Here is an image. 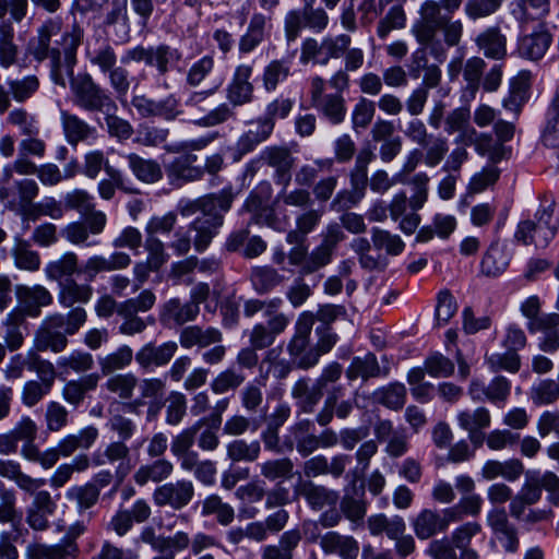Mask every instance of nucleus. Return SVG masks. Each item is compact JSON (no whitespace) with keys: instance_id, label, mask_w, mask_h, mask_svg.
<instances>
[{"instance_id":"20e7f679","label":"nucleus","mask_w":559,"mask_h":559,"mask_svg":"<svg viewBox=\"0 0 559 559\" xmlns=\"http://www.w3.org/2000/svg\"><path fill=\"white\" fill-rule=\"evenodd\" d=\"M420 20L413 26L417 41H429L433 32L442 31L448 47L456 46L463 34L461 21H452L436 0H426L419 8Z\"/></svg>"},{"instance_id":"ddd939ff","label":"nucleus","mask_w":559,"mask_h":559,"mask_svg":"<svg viewBox=\"0 0 559 559\" xmlns=\"http://www.w3.org/2000/svg\"><path fill=\"white\" fill-rule=\"evenodd\" d=\"M194 496L192 481L180 479L158 486L153 492V501L157 507H170L181 510L188 506Z\"/></svg>"},{"instance_id":"c756f323","label":"nucleus","mask_w":559,"mask_h":559,"mask_svg":"<svg viewBox=\"0 0 559 559\" xmlns=\"http://www.w3.org/2000/svg\"><path fill=\"white\" fill-rule=\"evenodd\" d=\"M0 477L10 479L23 491L33 495L46 485V479L34 478L22 471L21 464L13 460H0Z\"/></svg>"},{"instance_id":"3c124183","label":"nucleus","mask_w":559,"mask_h":559,"mask_svg":"<svg viewBox=\"0 0 559 559\" xmlns=\"http://www.w3.org/2000/svg\"><path fill=\"white\" fill-rule=\"evenodd\" d=\"M138 385V378L132 372L110 376L103 388L122 401L131 400Z\"/></svg>"},{"instance_id":"6e6d98bb","label":"nucleus","mask_w":559,"mask_h":559,"mask_svg":"<svg viewBox=\"0 0 559 559\" xmlns=\"http://www.w3.org/2000/svg\"><path fill=\"white\" fill-rule=\"evenodd\" d=\"M105 173L108 176V179H103L97 185V191L102 199L111 200L115 197L116 189L131 192V190L126 186V182L128 181L127 177L120 169L111 166L110 164H106Z\"/></svg>"},{"instance_id":"9b49d317","label":"nucleus","mask_w":559,"mask_h":559,"mask_svg":"<svg viewBox=\"0 0 559 559\" xmlns=\"http://www.w3.org/2000/svg\"><path fill=\"white\" fill-rule=\"evenodd\" d=\"M131 104L142 118L157 117L173 121L182 114L180 100L175 94H169L158 100L138 95L132 98Z\"/></svg>"},{"instance_id":"bb28decb","label":"nucleus","mask_w":559,"mask_h":559,"mask_svg":"<svg viewBox=\"0 0 559 559\" xmlns=\"http://www.w3.org/2000/svg\"><path fill=\"white\" fill-rule=\"evenodd\" d=\"M198 156L194 154H186L176 157L167 167V174L171 182L187 183L199 181L204 176L202 167L194 166Z\"/></svg>"},{"instance_id":"4468645a","label":"nucleus","mask_w":559,"mask_h":559,"mask_svg":"<svg viewBox=\"0 0 559 559\" xmlns=\"http://www.w3.org/2000/svg\"><path fill=\"white\" fill-rule=\"evenodd\" d=\"M252 74V63H240L235 68L226 87V98L233 107L243 106L253 100L254 86L250 81Z\"/></svg>"},{"instance_id":"a18cd8bd","label":"nucleus","mask_w":559,"mask_h":559,"mask_svg":"<svg viewBox=\"0 0 559 559\" xmlns=\"http://www.w3.org/2000/svg\"><path fill=\"white\" fill-rule=\"evenodd\" d=\"M250 280L254 290L264 295L282 285L285 276L271 266H258L252 270Z\"/></svg>"},{"instance_id":"f704fd0d","label":"nucleus","mask_w":559,"mask_h":559,"mask_svg":"<svg viewBox=\"0 0 559 559\" xmlns=\"http://www.w3.org/2000/svg\"><path fill=\"white\" fill-rule=\"evenodd\" d=\"M272 132L271 121H261L258 119L239 136L236 143L237 151L241 155L252 152L260 143L266 141Z\"/></svg>"},{"instance_id":"052dcab7","label":"nucleus","mask_w":559,"mask_h":559,"mask_svg":"<svg viewBox=\"0 0 559 559\" xmlns=\"http://www.w3.org/2000/svg\"><path fill=\"white\" fill-rule=\"evenodd\" d=\"M7 85L13 99L17 103H24L37 93L40 83L38 78L32 74L22 79H9Z\"/></svg>"},{"instance_id":"f8f14e48","label":"nucleus","mask_w":559,"mask_h":559,"mask_svg":"<svg viewBox=\"0 0 559 559\" xmlns=\"http://www.w3.org/2000/svg\"><path fill=\"white\" fill-rule=\"evenodd\" d=\"M14 293L19 304L16 308L23 312L24 318H38L41 309L53 302L52 294L39 284L33 286L19 284L14 287Z\"/></svg>"},{"instance_id":"58836bf2","label":"nucleus","mask_w":559,"mask_h":559,"mask_svg":"<svg viewBox=\"0 0 559 559\" xmlns=\"http://www.w3.org/2000/svg\"><path fill=\"white\" fill-rule=\"evenodd\" d=\"M558 487L559 477L555 473H526V504L536 502L542 496L543 488L552 491Z\"/></svg>"},{"instance_id":"e433bc0d","label":"nucleus","mask_w":559,"mask_h":559,"mask_svg":"<svg viewBox=\"0 0 559 559\" xmlns=\"http://www.w3.org/2000/svg\"><path fill=\"white\" fill-rule=\"evenodd\" d=\"M93 295L90 285L79 284L73 278H67L59 286L58 301L64 308H71L75 304H86Z\"/></svg>"},{"instance_id":"2eb2a0df","label":"nucleus","mask_w":559,"mask_h":559,"mask_svg":"<svg viewBox=\"0 0 559 559\" xmlns=\"http://www.w3.org/2000/svg\"><path fill=\"white\" fill-rule=\"evenodd\" d=\"M530 333L536 337L538 348L545 353L559 349V313H548L526 322Z\"/></svg>"},{"instance_id":"603ef678","label":"nucleus","mask_w":559,"mask_h":559,"mask_svg":"<svg viewBox=\"0 0 559 559\" xmlns=\"http://www.w3.org/2000/svg\"><path fill=\"white\" fill-rule=\"evenodd\" d=\"M133 356V350L130 346H119L115 352L98 358V365L102 373L108 376L115 371L129 367L132 362Z\"/></svg>"},{"instance_id":"de8ad7c7","label":"nucleus","mask_w":559,"mask_h":559,"mask_svg":"<svg viewBox=\"0 0 559 559\" xmlns=\"http://www.w3.org/2000/svg\"><path fill=\"white\" fill-rule=\"evenodd\" d=\"M382 374L377 357L373 354H367L364 357H355L346 370V377L349 380L361 378L367 381L370 378H377Z\"/></svg>"},{"instance_id":"4be33fe9","label":"nucleus","mask_w":559,"mask_h":559,"mask_svg":"<svg viewBox=\"0 0 559 559\" xmlns=\"http://www.w3.org/2000/svg\"><path fill=\"white\" fill-rule=\"evenodd\" d=\"M78 546L71 539H62L56 545L33 543L27 545L25 556L27 559H74Z\"/></svg>"},{"instance_id":"6ab92c4d","label":"nucleus","mask_w":559,"mask_h":559,"mask_svg":"<svg viewBox=\"0 0 559 559\" xmlns=\"http://www.w3.org/2000/svg\"><path fill=\"white\" fill-rule=\"evenodd\" d=\"M272 16L261 12L252 14L246 33L240 37L238 43V51L240 55L252 52L267 36L271 28Z\"/></svg>"},{"instance_id":"680f3d73","label":"nucleus","mask_w":559,"mask_h":559,"mask_svg":"<svg viewBox=\"0 0 559 559\" xmlns=\"http://www.w3.org/2000/svg\"><path fill=\"white\" fill-rule=\"evenodd\" d=\"M477 44L489 58L500 59L506 55V38L497 28H488L481 33Z\"/></svg>"},{"instance_id":"9d476101","label":"nucleus","mask_w":559,"mask_h":559,"mask_svg":"<svg viewBox=\"0 0 559 559\" xmlns=\"http://www.w3.org/2000/svg\"><path fill=\"white\" fill-rule=\"evenodd\" d=\"M106 224V214L98 211L87 216L85 221H75L66 225L61 230V236L73 246L97 247L100 245V240L95 237L104 231Z\"/></svg>"},{"instance_id":"6e6552de","label":"nucleus","mask_w":559,"mask_h":559,"mask_svg":"<svg viewBox=\"0 0 559 559\" xmlns=\"http://www.w3.org/2000/svg\"><path fill=\"white\" fill-rule=\"evenodd\" d=\"M326 81L316 75L310 79V102L313 108L332 124H341L347 112L346 100L338 93L324 94Z\"/></svg>"},{"instance_id":"f3484780","label":"nucleus","mask_w":559,"mask_h":559,"mask_svg":"<svg viewBox=\"0 0 559 559\" xmlns=\"http://www.w3.org/2000/svg\"><path fill=\"white\" fill-rule=\"evenodd\" d=\"M178 345L174 341L155 345L150 342L143 345L134 355V359L140 368L153 370L154 368L166 366L175 356Z\"/></svg>"},{"instance_id":"13d9d810","label":"nucleus","mask_w":559,"mask_h":559,"mask_svg":"<svg viewBox=\"0 0 559 559\" xmlns=\"http://www.w3.org/2000/svg\"><path fill=\"white\" fill-rule=\"evenodd\" d=\"M371 241L374 249L384 250L389 255H399L405 248V243L399 235L379 227L371 228Z\"/></svg>"},{"instance_id":"7c9ffc66","label":"nucleus","mask_w":559,"mask_h":559,"mask_svg":"<svg viewBox=\"0 0 559 559\" xmlns=\"http://www.w3.org/2000/svg\"><path fill=\"white\" fill-rule=\"evenodd\" d=\"M222 332L213 326L202 328L200 325H190L183 328L179 334V343L190 349L194 346L204 348L222 341Z\"/></svg>"},{"instance_id":"aec40b11","label":"nucleus","mask_w":559,"mask_h":559,"mask_svg":"<svg viewBox=\"0 0 559 559\" xmlns=\"http://www.w3.org/2000/svg\"><path fill=\"white\" fill-rule=\"evenodd\" d=\"M200 312L195 302H181L179 298L167 300L160 308L159 321L165 325H182L193 321Z\"/></svg>"},{"instance_id":"a878e982","label":"nucleus","mask_w":559,"mask_h":559,"mask_svg":"<svg viewBox=\"0 0 559 559\" xmlns=\"http://www.w3.org/2000/svg\"><path fill=\"white\" fill-rule=\"evenodd\" d=\"M510 261L511 252L508 247L495 241L487 248L483 255L480 271L486 276L496 277L508 269Z\"/></svg>"},{"instance_id":"338daca9","label":"nucleus","mask_w":559,"mask_h":559,"mask_svg":"<svg viewBox=\"0 0 559 559\" xmlns=\"http://www.w3.org/2000/svg\"><path fill=\"white\" fill-rule=\"evenodd\" d=\"M531 399L537 406L554 404L559 400V380L545 379L532 386Z\"/></svg>"},{"instance_id":"4c0bfd02","label":"nucleus","mask_w":559,"mask_h":559,"mask_svg":"<svg viewBox=\"0 0 559 559\" xmlns=\"http://www.w3.org/2000/svg\"><path fill=\"white\" fill-rule=\"evenodd\" d=\"M173 471L171 462L159 459L150 464L141 465L134 473L133 479L139 486H144L148 481L159 483L168 478Z\"/></svg>"},{"instance_id":"423d86ee","label":"nucleus","mask_w":559,"mask_h":559,"mask_svg":"<svg viewBox=\"0 0 559 559\" xmlns=\"http://www.w3.org/2000/svg\"><path fill=\"white\" fill-rule=\"evenodd\" d=\"M144 62L146 66L155 68L159 75H165L169 71H181L182 52L177 48L166 44L157 46H136L126 51L121 59L122 63Z\"/></svg>"},{"instance_id":"e2e57ef3","label":"nucleus","mask_w":559,"mask_h":559,"mask_svg":"<svg viewBox=\"0 0 559 559\" xmlns=\"http://www.w3.org/2000/svg\"><path fill=\"white\" fill-rule=\"evenodd\" d=\"M155 302V294L151 289H144L136 297L119 302L118 316H138L139 312H147L154 307Z\"/></svg>"},{"instance_id":"393cba45","label":"nucleus","mask_w":559,"mask_h":559,"mask_svg":"<svg viewBox=\"0 0 559 559\" xmlns=\"http://www.w3.org/2000/svg\"><path fill=\"white\" fill-rule=\"evenodd\" d=\"M294 492L296 496L304 497L308 504L314 510L335 506L338 501V493L336 491L324 486L316 485L311 480L299 481Z\"/></svg>"},{"instance_id":"dca6fc26","label":"nucleus","mask_w":559,"mask_h":559,"mask_svg":"<svg viewBox=\"0 0 559 559\" xmlns=\"http://www.w3.org/2000/svg\"><path fill=\"white\" fill-rule=\"evenodd\" d=\"M32 503L26 509L25 521L28 526L38 532L46 531L49 527V518L57 509V503L47 490H37Z\"/></svg>"},{"instance_id":"8fccbe9b","label":"nucleus","mask_w":559,"mask_h":559,"mask_svg":"<svg viewBox=\"0 0 559 559\" xmlns=\"http://www.w3.org/2000/svg\"><path fill=\"white\" fill-rule=\"evenodd\" d=\"M456 419L459 426L469 432L471 438L475 432L488 428L491 423L490 413L485 407L461 411L457 413Z\"/></svg>"},{"instance_id":"69168bd1","label":"nucleus","mask_w":559,"mask_h":559,"mask_svg":"<svg viewBox=\"0 0 559 559\" xmlns=\"http://www.w3.org/2000/svg\"><path fill=\"white\" fill-rule=\"evenodd\" d=\"M57 365L64 371L72 370L76 373H83L94 367V359L92 354L87 352L73 350L67 356L59 357Z\"/></svg>"},{"instance_id":"5701e85b","label":"nucleus","mask_w":559,"mask_h":559,"mask_svg":"<svg viewBox=\"0 0 559 559\" xmlns=\"http://www.w3.org/2000/svg\"><path fill=\"white\" fill-rule=\"evenodd\" d=\"M487 522L507 551L518 550L520 545L518 532L510 524L504 509L491 510L487 515Z\"/></svg>"},{"instance_id":"7ed1b4c3","label":"nucleus","mask_w":559,"mask_h":559,"mask_svg":"<svg viewBox=\"0 0 559 559\" xmlns=\"http://www.w3.org/2000/svg\"><path fill=\"white\" fill-rule=\"evenodd\" d=\"M87 313L81 307L73 308L67 314L52 313L40 323L36 334L37 347L40 350L51 349L60 353L68 345V335H74L86 322Z\"/></svg>"},{"instance_id":"0e129e2a","label":"nucleus","mask_w":559,"mask_h":559,"mask_svg":"<svg viewBox=\"0 0 559 559\" xmlns=\"http://www.w3.org/2000/svg\"><path fill=\"white\" fill-rule=\"evenodd\" d=\"M168 135L167 128L143 123L138 127L133 142L146 147H157L167 141Z\"/></svg>"},{"instance_id":"c03bdc74","label":"nucleus","mask_w":559,"mask_h":559,"mask_svg":"<svg viewBox=\"0 0 559 559\" xmlns=\"http://www.w3.org/2000/svg\"><path fill=\"white\" fill-rule=\"evenodd\" d=\"M551 44V35L544 23H536L532 26V32L526 35V58L539 60L544 57Z\"/></svg>"},{"instance_id":"a211bd4d","label":"nucleus","mask_w":559,"mask_h":559,"mask_svg":"<svg viewBox=\"0 0 559 559\" xmlns=\"http://www.w3.org/2000/svg\"><path fill=\"white\" fill-rule=\"evenodd\" d=\"M261 159L275 169L274 180L277 185L287 188L294 165V157L288 148L282 146H269L261 152Z\"/></svg>"},{"instance_id":"09e8293b","label":"nucleus","mask_w":559,"mask_h":559,"mask_svg":"<svg viewBox=\"0 0 559 559\" xmlns=\"http://www.w3.org/2000/svg\"><path fill=\"white\" fill-rule=\"evenodd\" d=\"M201 515H215L221 525H229L235 519L234 508L217 495H210L201 502Z\"/></svg>"},{"instance_id":"cd10ccee","label":"nucleus","mask_w":559,"mask_h":559,"mask_svg":"<svg viewBox=\"0 0 559 559\" xmlns=\"http://www.w3.org/2000/svg\"><path fill=\"white\" fill-rule=\"evenodd\" d=\"M60 119L66 140L70 145L75 146L80 142L96 138V129L78 115L61 110Z\"/></svg>"},{"instance_id":"774afa93","label":"nucleus","mask_w":559,"mask_h":559,"mask_svg":"<svg viewBox=\"0 0 559 559\" xmlns=\"http://www.w3.org/2000/svg\"><path fill=\"white\" fill-rule=\"evenodd\" d=\"M486 364L493 372L506 370L516 372L521 368V357L514 350L506 349L504 353L486 354Z\"/></svg>"},{"instance_id":"0eeeda50","label":"nucleus","mask_w":559,"mask_h":559,"mask_svg":"<svg viewBox=\"0 0 559 559\" xmlns=\"http://www.w3.org/2000/svg\"><path fill=\"white\" fill-rule=\"evenodd\" d=\"M352 45V37L347 34L325 36L321 40L312 37L306 38L300 48L301 63H316L326 66L331 59H338L344 50Z\"/></svg>"},{"instance_id":"39448f33","label":"nucleus","mask_w":559,"mask_h":559,"mask_svg":"<svg viewBox=\"0 0 559 559\" xmlns=\"http://www.w3.org/2000/svg\"><path fill=\"white\" fill-rule=\"evenodd\" d=\"M492 131L493 134L489 132L477 133L474 128H471L469 133L474 135L471 143L478 155L487 157L489 162L497 164L510 158L512 150L507 143L513 139L515 127L512 122L498 119L493 123Z\"/></svg>"},{"instance_id":"72a5a7b5","label":"nucleus","mask_w":559,"mask_h":559,"mask_svg":"<svg viewBox=\"0 0 559 559\" xmlns=\"http://www.w3.org/2000/svg\"><path fill=\"white\" fill-rule=\"evenodd\" d=\"M322 395L323 391L317 383L311 384L309 378L298 379L292 388V396L296 401L297 407L306 414L314 411Z\"/></svg>"},{"instance_id":"a19ab883","label":"nucleus","mask_w":559,"mask_h":559,"mask_svg":"<svg viewBox=\"0 0 559 559\" xmlns=\"http://www.w3.org/2000/svg\"><path fill=\"white\" fill-rule=\"evenodd\" d=\"M292 74V61L288 59H274L270 61L262 72L263 88L271 93Z\"/></svg>"},{"instance_id":"b1692460","label":"nucleus","mask_w":559,"mask_h":559,"mask_svg":"<svg viewBox=\"0 0 559 559\" xmlns=\"http://www.w3.org/2000/svg\"><path fill=\"white\" fill-rule=\"evenodd\" d=\"M321 549L328 554H336L342 559H357L359 555L358 542L349 535L330 531L320 537Z\"/></svg>"},{"instance_id":"864d4df0","label":"nucleus","mask_w":559,"mask_h":559,"mask_svg":"<svg viewBox=\"0 0 559 559\" xmlns=\"http://www.w3.org/2000/svg\"><path fill=\"white\" fill-rule=\"evenodd\" d=\"M66 211H76L82 216H90L98 211L95 209V198L84 189H73L64 194Z\"/></svg>"},{"instance_id":"f257e3e1","label":"nucleus","mask_w":559,"mask_h":559,"mask_svg":"<svg viewBox=\"0 0 559 559\" xmlns=\"http://www.w3.org/2000/svg\"><path fill=\"white\" fill-rule=\"evenodd\" d=\"M235 198L234 187L229 185L218 192L180 202L179 212L182 216L189 217L197 213L200 215L189 224L187 229L176 230L169 243L174 253L177 257L186 255L192 245L195 251H205L224 225V217L231 209Z\"/></svg>"},{"instance_id":"49530a36","label":"nucleus","mask_w":559,"mask_h":559,"mask_svg":"<svg viewBox=\"0 0 559 559\" xmlns=\"http://www.w3.org/2000/svg\"><path fill=\"white\" fill-rule=\"evenodd\" d=\"M367 525L372 536L385 533L389 538L396 537L397 533L406 530L403 518L395 515L389 519L385 514L379 513L368 518Z\"/></svg>"},{"instance_id":"f03ea898","label":"nucleus","mask_w":559,"mask_h":559,"mask_svg":"<svg viewBox=\"0 0 559 559\" xmlns=\"http://www.w3.org/2000/svg\"><path fill=\"white\" fill-rule=\"evenodd\" d=\"M83 39L84 28L79 23L66 26L61 17H48L36 28L27 51L37 62L48 60L51 81L66 87L67 78L73 75Z\"/></svg>"},{"instance_id":"473e14b6","label":"nucleus","mask_w":559,"mask_h":559,"mask_svg":"<svg viewBox=\"0 0 559 559\" xmlns=\"http://www.w3.org/2000/svg\"><path fill=\"white\" fill-rule=\"evenodd\" d=\"M39 193V187L33 179H20L12 188H0V200H9L12 206L31 204Z\"/></svg>"},{"instance_id":"79ce46f5","label":"nucleus","mask_w":559,"mask_h":559,"mask_svg":"<svg viewBox=\"0 0 559 559\" xmlns=\"http://www.w3.org/2000/svg\"><path fill=\"white\" fill-rule=\"evenodd\" d=\"M261 476L271 483L289 480L294 475V463L289 457L271 459L258 465Z\"/></svg>"},{"instance_id":"4d7b16f0","label":"nucleus","mask_w":559,"mask_h":559,"mask_svg":"<svg viewBox=\"0 0 559 559\" xmlns=\"http://www.w3.org/2000/svg\"><path fill=\"white\" fill-rule=\"evenodd\" d=\"M406 388L403 383L393 382L374 392V397L381 405L393 409H401L406 402Z\"/></svg>"},{"instance_id":"5fc2aeb1","label":"nucleus","mask_w":559,"mask_h":559,"mask_svg":"<svg viewBox=\"0 0 559 559\" xmlns=\"http://www.w3.org/2000/svg\"><path fill=\"white\" fill-rule=\"evenodd\" d=\"M66 498L69 501L75 502L78 512L83 514L86 510L96 506L99 495L96 487L84 484L70 487L66 492Z\"/></svg>"},{"instance_id":"2f4dec72","label":"nucleus","mask_w":559,"mask_h":559,"mask_svg":"<svg viewBox=\"0 0 559 559\" xmlns=\"http://www.w3.org/2000/svg\"><path fill=\"white\" fill-rule=\"evenodd\" d=\"M128 167L133 176L143 183H155L163 178L159 163L152 158H144L136 153L124 155Z\"/></svg>"},{"instance_id":"1a4fd4ad","label":"nucleus","mask_w":559,"mask_h":559,"mask_svg":"<svg viewBox=\"0 0 559 559\" xmlns=\"http://www.w3.org/2000/svg\"><path fill=\"white\" fill-rule=\"evenodd\" d=\"M74 104L86 111H104L115 106L111 97L92 78L91 74H79L71 81Z\"/></svg>"},{"instance_id":"37998d69","label":"nucleus","mask_w":559,"mask_h":559,"mask_svg":"<svg viewBox=\"0 0 559 559\" xmlns=\"http://www.w3.org/2000/svg\"><path fill=\"white\" fill-rule=\"evenodd\" d=\"M44 271L47 278L52 281H60L64 277L66 280L71 278L72 275L79 272L78 254L68 251L57 260L48 262Z\"/></svg>"},{"instance_id":"c9c22d12","label":"nucleus","mask_w":559,"mask_h":559,"mask_svg":"<svg viewBox=\"0 0 559 559\" xmlns=\"http://www.w3.org/2000/svg\"><path fill=\"white\" fill-rule=\"evenodd\" d=\"M11 254L15 267L23 271L36 272L41 264L40 254L32 249L31 243L16 236L14 237V245L11 249Z\"/></svg>"},{"instance_id":"ea45409f","label":"nucleus","mask_w":559,"mask_h":559,"mask_svg":"<svg viewBox=\"0 0 559 559\" xmlns=\"http://www.w3.org/2000/svg\"><path fill=\"white\" fill-rule=\"evenodd\" d=\"M24 322L25 318L23 317V312L17 310V308L10 310L2 321L4 328V346L11 352L19 349L24 343V335L21 330Z\"/></svg>"},{"instance_id":"bf43d9fd","label":"nucleus","mask_w":559,"mask_h":559,"mask_svg":"<svg viewBox=\"0 0 559 559\" xmlns=\"http://www.w3.org/2000/svg\"><path fill=\"white\" fill-rule=\"evenodd\" d=\"M227 456L233 462H254L261 452L260 441L247 442L245 439H236L226 447Z\"/></svg>"},{"instance_id":"412c9836","label":"nucleus","mask_w":559,"mask_h":559,"mask_svg":"<svg viewBox=\"0 0 559 559\" xmlns=\"http://www.w3.org/2000/svg\"><path fill=\"white\" fill-rule=\"evenodd\" d=\"M373 158L374 154L369 147L361 148L356 157L355 166L350 171V201L353 204H357L366 194L368 165Z\"/></svg>"},{"instance_id":"c85d7f7f","label":"nucleus","mask_w":559,"mask_h":559,"mask_svg":"<svg viewBox=\"0 0 559 559\" xmlns=\"http://www.w3.org/2000/svg\"><path fill=\"white\" fill-rule=\"evenodd\" d=\"M442 521L438 509L425 508L412 520V528L418 539L426 540L445 533Z\"/></svg>"}]
</instances>
